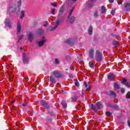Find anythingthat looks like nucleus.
Masks as SVG:
<instances>
[{
    "label": "nucleus",
    "instance_id": "nucleus-37",
    "mask_svg": "<svg viewBox=\"0 0 130 130\" xmlns=\"http://www.w3.org/2000/svg\"><path fill=\"white\" fill-rule=\"evenodd\" d=\"M75 85L76 87H79L80 86V83H79V81H78V80H76L75 81Z\"/></svg>",
    "mask_w": 130,
    "mask_h": 130
},
{
    "label": "nucleus",
    "instance_id": "nucleus-38",
    "mask_svg": "<svg viewBox=\"0 0 130 130\" xmlns=\"http://www.w3.org/2000/svg\"><path fill=\"white\" fill-rule=\"evenodd\" d=\"M126 98L127 99H130V91H128L126 95Z\"/></svg>",
    "mask_w": 130,
    "mask_h": 130
},
{
    "label": "nucleus",
    "instance_id": "nucleus-30",
    "mask_svg": "<svg viewBox=\"0 0 130 130\" xmlns=\"http://www.w3.org/2000/svg\"><path fill=\"white\" fill-rule=\"evenodd\" d=\"M76 2H77V0H69V3H71V4H72L71 9H72V8H73V7L74 8H75L74 7V4H76Z\"/></svg>",
    "mask_w": 130,
    "mask_h": 130
},
{
    "label": "nucleus",
    "instance_id": "nucleus-10",
    "mask_svg": "<svg viewBox=\"0 0 130 130\" xmlns=\"http://www.w3.org/2000/svg\"><path fill=\"white\" fill-rule=\"evenodd\" d=\"M41 104L42 105V106H44L45 108H48V105L47 104V103L45 101H41Z\"/></svg>",
    "mask_w": 130,
    "mask_h": 130
},
{
    "label": "nucleus",
    "instance_id": "nucleus-34",
    "mask_svg": "<svg viewBox=\"0 0 130 130\" xmlns=\"http://www.w3.org/2000/svg\"><path fill=\"white\" fill-rule=\"evenodd\" d=\"M24 38L23 35H21L18 37V42H20V41Z\"/></svg>",
    "mask_w": 130,
    "mask_h": 130
},
{
    "label": "nucleus",
    "instance_id": "nucleus-24",
    "mask_svg": "<svg viewBox=\"0 0 130 130\" xmlns=\"http://www.w3.org/2000/svg\"><path fill=\"white\" fill-rule=\"evenodd\" d=\"M88 31V34L89 35H91L92 33H93V27H92V26H90Z\"/></svg>",
    "mask_w": 130,
    "mask_h": 130
},
{
    "label": "nucleus",
    "instance_id": "nucleus-46",
    "mask_svg": "<svg viewBox=\"0 0 130 130\" xmlns=\"http://www.w3.org/2000/svg\"><path fill=\"white\" fill-rule=\"evenodd\" d=\"M115 13V12H114V10H112L111 12V15H112V16H113L114 15Z\"/></svg>",
    "mask_w": 130,
    "mask_h": 130
},
{
    "label": "nucleus",
    "instance_id": "nucleus-54",
    "mask_svg": "<svg viewBox=\"0 0 130 130\" xmlns=\"http://www.w3.org/2000/svg\"><path fill=\"white\" fill-rule=\"evenodd\" d=\"M22 49H23V48L21 47L20 48V50H22Z\"/></svg>",
    "mask_w": 130,
    "mask_h": 130
},
{
    "label": "nucleus",
    "instance_id": "nucleus-4",
    "mask_svg": "<svg viewBox=\"0 0 130 130\" xmlns=\"http://www.w3.org/2000/svg\"><path fill=\"white\" fill-rule=\"evenodd\" d=\"M46 42V38L44 37H42V39L40 41L38 42V45L40 47H42L44 44Z\"/></svg>",
    "mask_w": 130,
    "mask_h": 130
},
{
    "label": "nucleus",
    "instance_id": "nucleus-52",
    "mask_svg": "<svg viewBox=\"0 0 130 130\" xmlns=\"http://www.w3.org/2000/svg\"><path fill=\"white\" fill-rule=\"evenodd\" d=\"M117 1L118 2H121V0H117Z\"/></svg>",
    "mask_w": 130,
    "mask_h": 130
},
{
    "label": "nucleus",
    "instance_id": "nucleus-41",
    "mask_svg": "<svg viewBox=\"0 0 130 130\" xmlns=\"http://www.w3.org/2000/svg\"><path fill=\"white\" fill-rule=\"evenodd\" d=\"M55 63H56V64H58V63H59V61L58 60V59L56 58L55 59Z\"/></svg>",
    "mask_w": 130,
    "mask_h": 130
},
{
    "label": "nucleus",
    "instance_id": "nucleus-15",
    "mask_svg": "<svg viewBox=\"0 0 130 130\" xmlns=\"http://www.w3.org/2000/svg\"><path fill=\"white\" fill-rule=\"evenodd\" d=\"M16 6L15 5H13L12 6H10V9H9V12H14V11H16Z\"/></svg>",
    "mask_w": 130,
    "mask_h": 130
},
{
    "label": "nucleus",
    "instance_id": "nucleus-31",
    "mask_svg": "<svg viewBox=\"0 0 130 130\" xmlns=\"http://www.w3.org/2000/svg\"><path fill=\"white\" fill-rule=\"evenodd\" d=\"M110 96H112L113 97H115V92L114 91L111 90L110 91Z\"/></svg>",
    "mask_w": 130,
    "mask_h": 130
},
{
    "label": "nucleus",
    "instance_id": "nucleus-53",
    "mask_svg": "<svg viewBox=\"0 0 130 130\" xmlns=\"http://www.w3.org/2000/svg\"><path fill=\"white\" fill-rule=\"evenodd\" d=\"M12 103H15V101H12Z\"/></svg>",
    "mask_w": 130,
    "mask_h": 130
},
{
    "label": "nucleus",
    "instance_id": "nucleus-39",
    "mask_svg": "<svg viewBox=\"0 0 130 130\" xmlns=\"http://www.w3.org/2000/svg\"><path fill=\"white\" fill-rule=\"evenodd\" d=\"M111 114H112L111 113H110L109 111H107L106 112V115L108 117H109V116H111Z\"/></svg>",
    "mask_w": 130,
    "mask_h": 130
},
{
    "label": "nucleus",
    "instance_id": "nucleus-21",
    "mask_svg": "<svg viewBox=\"0 0 130 130\" xmlns=\"http://www.w3.org/2000/svg\"><path fill=\"white\" fill-rule=\"evenodd\" d=\"M22 5V0H19L17 2V11H20V7Z\"/></svg>",
    "mask_w": 130,
    "mask_h": 130
},
{
    "label": "nucleus",
    "instance_id": "nucleus-22",
    "mask_svg": "<svg viewBox=\"0 0 130 130\" xmlns=\"http://www.w3.org/2000/svg\"><path fill=\"white\" fill-rule=\"evenodd\" d=\"M25 16V11L21 10L20 13V19H23Z\"/></svg>",
    "mask_w": 130,
    "mask_h": 130
},
{
    "label": "nucleus",
    "instance_id": "nucleus-8",
    "mask_svg": "<svg viewBox=\"0 0 130 130\" xmlns=\"http://www.w3.org/2000/svg\"><path fill=\"white\" fill-rule=\"evenodd\" d=\"M64 11V6H62L60 8L58 16H63L62 14H63Z\"/></svg>",
    "mask_w": 130,
    "mask_h": 130
},
{
    "label": "nucleus",
    "instance_id": "nucleus-28",
    "mask_svg": "<svg viewBox=\"0 0 130 130\" xmlns=\"http://www.w3.org/2000/svg\"><path fill=\"white\" fill-rule=\"evenodd\" d=\"M95 0H90V4H89V2L87 3V6L89 7V8H91V7L93 6V2H94Z\"/></svg>",
    "mask_w": 130,
    "mask_h": 130
},
{
    "label": "nucleus",
    "instance_id": "nucleus-51",
    "mask_svg": "<svg viewBox=\"0 0 130 130\" xmlns=\"http://www.w3.org/2000/svg\"><path fill=\"white\" fill-rule=\"evenodd\" d=\"M69 77H70V78H73V75H69Z\"/></svg>",
    "mask_w": 130,
    "mask_h": 130
},
{
    "label": "nucleus",
    "instance_id": "nucleus-43",
    "mask_svg": "<svg viewBox=\"0 0 130 130\" xmlns=\"http://www.w3.org/2000/svg\"><path fill=\"white\" fill-rule=\"evenodd\" d=\"M94 17H98V11H96L95 12H94Z\"/></svg>",
    "mask_w": 130,
    "mask_h": 130
},
{
    "label": "nucleus",
    "instance_id": "nucleus-11",
    "mask_svg": "<svg viewBox=\"0 0 130 130\" xmlns=\"http://www.w3.org/2000/svg\"><path fill=\"white\" fill-rule=\"evenodd\" d=\"M28 39L29 42H32L33 40V34L32 32H29L28 35Z\"/></svg>",
    "mask_w": 130,
    "mask_h": 130
},
{
    "label": "nucleus",
    "instance_id": "nucleus-49",
    "mask_svg": "<svg viewBox=\"0 0 130 130\" xmlns=\"http://www.w3.org/2000/svg\"><path fill=\"white\" fill-rule=\"evenodd\" d=\"M124 91H125V90H124V89H123V88L121 89V93H124Z\"/></svg>",
    "mask_w": 130,
    "mask_h": 130
},
{
    "label": "nucleus",
    "instance_id": "nucleus-3",
    "mask_svg": "<svg viewBox=\"0 0 130 130\" xmlns=\"http://www.w3.org/2000/svg\"><path fill=\"white\" fill-rule=\"evenodd\" d=\"M23 61L24 63L27 64L29 63V57L27 56V54L25 53H23L22 54Z\"/></svg>",
    "mask_w": 130,
    "mask_h": 130
},
{
    "label": "nucleus",
    "instance_id": "nucleus-13",
    "mask_svg": "<svg viewBox=\"0 0 130 130\" xmlns=\"http://www.w3.org/2000/svg\"><path fill=\"white\" fill-rule=\"evenodd\" d=\"M77 95V93H76L72 98V102H76V101H77V100H78V98H79V97Z\"/></svg>",
    "mask_w": 130,
    "mask_h": 130
},
{
    "label": "nucleus",
    "instance_id": "nucleus-40",
    "mask_svg": "<svg viewBox=\"0 0 130 130\" xmlns=\"http://www.w3.org/2000/svg\"><path fill=\"white\" fill-rule=\"evenodd\" d=\"M122 84H123V85H125V84H126L127 82H126V80L125 79H123L122 81Z\"/></svg>",
    "mask_w": 130,
    "mask_h": 130
},
{
    "label": "nucleus",
    "instance_id": "nucleus-18",
    "mask_svg": "<svg viewBox=\"0 0 130 130\" xmlns=\"http://www.w3.org/2000/svg\"><path fill=\"white\" fill-rule=\"evenodd\" d=\"M95 105H96V107L98 108V109H101V108H102V107H103V105H102V104L100 102H97L95 104Z\"/></svg>",
    "mask_w": 130,
    "mask_h": 130
},
{
    "label": "nucleus",
    "instance_id": "nucleus-1",
    "mask_svg": "<svg viewBox=\"0 0 130 130\" xmlns=\"http://www.w3.org/2000/svg\"><path fill=\"white\" fill-rule=\"evenodd\" d=\"M74 7H73L72 8L70 9V12H69V15L68 17V21L69 23H70V24H73V23L75 22V20L74 16H72L71 17L72 14H73V11H74Z\"/></svg>",
    "mask_w": 130,
    "mask_h": 130
},
{
    "label": "nucleus",
    "instance_id": "nucleus-27",
    "mask_svg": "<svg viewBox=\"0 0 130 130\" xmlns=\"http://www.w3.org/2000/svg\"><path fill=\"white\" fill-rule=\"evenodd\" d=\"M108 79L109 80H111V81H113L114 80V76L113 75L111 74L108 76Z\"/></svg>",
    "mask_w": 130,
    "mask_h": 130
},
{
    "label": "nucleus",
    "instance_id": "nucleus-48",
    "mask_svg": "<svg viewBox=\"0 0 130 130\" xmlns=\"http://www.w3.org/2000/svg\"><path fill=\"white\" fill-rule=\"evenodd\" d=\"M48 23H47V21H46V23L44 24L43 26L44 27H47Z\"/></svg>",
    "mask_w": 130,
    "mask_h": 130
},
{
    "label": "nucleus",
    "instance_id": "nucleus-19",
    "mask_svg": "<svg viewBox=\"0 0 130 130\" xmlns=\"http://www.w3.org/2000/svg\"><path fill=\"white\" fill-rule=\"evenodd\" d=\"M84 86L86 89V90H88V91H90L91 89L90 88V85H89V83L87 82H84Z\"/></svg>",
    "mask_w": 130,
    "mask_h": 130
},
{
    "label": "nucleus",
    "instance_id": "nucleus-35",
    "mask_svg": "<svg viewBox=\"0 0 130 130\" xmlns=\"http://www.w3.org/2000/svg\"><path fill=\"white\" fill-rule=\"evenodd\" d=\"M88 64L90 68H94V65L93 64V62L92 61H89Z\"/></svg>",
    "mask_w": 130,
    "mask_h": 130
},
{
    "label": "nucleus",
    "instance_id": "nucleus-45",
    "mask_svg": "<svg viewBox=\"0 0 130 130\" xmlns=\"http://www.w3.org/2000/svg\"><path fill=\"white\" fill-rule=\"evenodd\" d=\"M26 106H27V104L25 103H24L22 104V107H26Z\"/></svg>",
    "mask_w": 130,
    "mask_h": 130
},
{
    "label": "nucleus",
    "instance_id": "nucleus-17",
    "mask_svg": "<svg viewBox=\"0 0 130 130\" xmlns=\"http://www.w3.org/2000/svg\"><path fill=\"white\" fill-rule=\"evenodd\" d=\"M50 81L53 84H55V83H56V80H55V78L52 76H51L50 77Z\"/></svg>",
    "mask_w": 130,
    "mask_h": 130
},
{
    "label": "nucleus",
    "instance_id": "nucleus-23",
    "mask_svg": "<svg viewBox=\"0 0 130 130\" xmlns=\"http://www.w3.org/2000/svg\"><path fill=\"white\" fill-rule=\"evenodd\" d=\"M37 33L39 35H42L43 33H44V31L43 30V29L39 28V29H38Z\"/></svg>",
    "mask_w": 130,
    "mask_h": 130
},
{
    "label": "nucleus",
    "instance_id": "nucleus-26",
    "mask_svg": "<svg viewBox=\"0 0 130 130\" xmlns=\"http://www.w3.org/2000/svg\"><path fill=\"white\" fill-rule=\"evenodd\" d=\"M91 109H93L94 111V112H98V110H97V108H96V107L94 106V105L91 104L90 105Z\"/></svg>",
    "mask_w": 130,
    "mask_h": 130
},
{
    "label": "nucleus",
    "instance_id": "nucleus-20",
    "mask_svg": "<svg viewBox=\"0 0 130 130\" xmlns=\"http://www.w3.org/2000/svg\"><path fill=\"white\" fill-rule=\"evenodd\" d=\"M58 26H56V23L55 24V26L54 27L49 26L48 28V30L49 31H54L57 28Z\"/></svg>",
    "mask_w": 130,
    "mask_h": 130
},
{
    "label": "nucleus",
    "instance_id": "nucleus-36",
    "mask_svg": "<svg viewBox=\"0 0 130 130\" xmlns=\"http://www.w3.org/2000/svg\"><path fill=\"white\" fill-rule=\"evenodd\" d=\"M114 87L115 88V89H119V86H118V84H117V83H114Z\"/></svg>",
    "mask_w": 130,
    "mask_h": 130
},
{
    "label": "nucleus",
    "instance_id": "nucleus-29",
    "mask_svg": "<svg viewBox=\"0 0 130 130\" xmlns=\"http://www.w3.org/2000/svg\"><path fill=\"white\" fill-rule=\"evenodd\" d=\"M118 41H115L113 42V45L114 46V47H116V48H118V46L117 44H118Z\"/></svg>",
    "mask_w": 130,
    "mask_h": 130
},
{
    "label": "nucleus",
    "instance_id": "nucleus-42",
    "mask_svg": "<svg viewBox=\"0 0 130 130\" xmlns=\"http://www.w3.org/2000/svg\"><path fill=\"white\" fill-rule=\"evenodd\" d=\"M51 6H52V7H57V3H51Z\"/></svg>",
    "mask_w": 130,
    "mask_h": 130
},
{
    "label": "nucleus",
    "instance_id": "nucleus-12",
    "mask_svg": "<svg viewBox=\"0 0 130 130\" xmlns=\"http://www.w3.org/2000/svg\"><path fill=\"white\" fill-rule=\"evenodd\" d=\"M106 8L104 6H102L101 7V15H104L106 13Z\"/></svg>",
    "mask_w": 130,
    "mask_h": 130
},
{
    "label": "nucleus",
    "instance_id": "nucleus-9",
    "mask_svg": "<svg viewBox=\"0 0 130 130\" xmlns=\"http://www.w3.org/2000/svg\"><path fill=\"white\" fill-rule=\"evenodd\" d=\"M53 74L55 77V78H61V77H62V75H61V74H60L57 71H54L53 72Z\"/></svg>",
    "mask_w": 130,
    "mask_h": 130
},
{
    "label": "nucleus",
    "instance_id": "nucleus-7",
    "mask_svg": "<svg viewBox=\"0 0 130 130\" xmlns=\"http://www.w3.org/2000/svg\"><path fill=\"white\" fill-rule=\"evenodd\" d=\"M5 24L6 26H8L9 28H11V27H12V23H11V20L9 18L6 19Z\"/></svg>",
    "mask_w": 130,
    "mask_h": 130
},
{
    "label": "nucleus",
    "instance_id": "nucleus-25",
    "mask_svg": "<svg viewBox=\"0 0 130 130\" xmlns=\"http://www.w3.org/2000/svg\"><path fill=\"white\" fill-rule=\"evenodd\" d=\"M126 11H130V4L129 3H127L125 4L124 7Z\"/></svg>",
    "mask_w": 130,
    "mask_h": 130
},
{
    "label": "nucleus",
    "instance_id": "nucleus-5",
    "mask_svg": "<svg viewBox=\"0 0 130 130\" xmlns=\"http://www.w3.org/2000/svg\"><path fill=\"white\" fill-rule=\"evenodd\" d=\"M64 20V18L63 16H58V19L56 22V27H58V26H59V24H60L61 22H63Z\"/></svg>",
    "mask_w": 130,
    "mask_h": 130
},
{
    "label": "nucleus",
    "instance_id": "nucleus-2",
    "mask_svg": "<svg viewBox=\"0 0 130 130\" xmlns=\"http://www.w3.org/2000/svg\"><path fill=\"white\" fill-rule=\"evenodd\" d=\"M95 58H96V61H101L102 60L103 55H102V53L99 50L96 51Z\"/></svg>",
    "mask_w": 130,
    "mask_h": 130
},
{
    "label": "nucleus",
    "instance_id": "nucleus-50",
    "mask_svg": "<svg viewBox=\"0 0 130 130\" xmlns=\"http://www.w3.org/2000/svg\"><path fill=\"white\" fill-rule=\"evenodd\" d=\"M109 3H110L111 4H112V3H113V2H114V0H109Z\"/></svg>",
    "mask_w": 130,
    "mask_h": 130
},
{
    "label": "nucleus",
    "instance_id": "nucleus-16",
    "mask_svg": "<svg viewBox=\"0 0 130 130\" xmlns=\"http://www.w3.org/2000/svg\"><path fill=\"white\" fill-rule=\"evenodd\" d=\"M17 31L18 34H19L21 31V23L20 21H18L17 23Z\"/></svg>",
    "mask_w": 130,
    "mask_h": 130
},
{
    "label": "nucleus",
    "instance_id": "nucleus-47",
    "mask_svg": "<svg viewBox=\"0 0 130 130\" xmlns=\"http://www.w3.org/2000/svg\"><path fill=\"white\" fill-rule=\"evenodd\" d=\"M66 59H67L68 60L71 59V57L70 56H67Z\"/></svg>",
    "mask_w": 130,
    "mask_h": 130
},
{
    "label": "nucleus",
    "instance_id": "nucleus-14",
    "mask_svg": "<svg viewBox=\"0 0 130 130\" xmlns=\"http://www.w3.org/2000/svg\"><path fill=\"white\" fill-rule=\"evenodd\" d=\"M67 43L69 44V45H71V46L74 45V44L75 43V41L74 40L72 39H68L67 40Z\"/></svg>",
    "mask_w": 130,
    "mask_h": 130
},
{
    "label": "nucleus",
    "instance_id": "nucleus-44",
    "mask_svg": "<svg viewBox=\"0 0 130 130\" xmlns=\"http://www.w3.org/2000/svg\"><path fill=\"white\" fill-rule=\"evenodd\" d=\"M125 86H126V87H127L128 88H130V84L129 83H126L125 84Z\"/></svg>",
    "mask_w": 130,
    "mask_h": 130
},
{
    "label": "nucleus",
    "instance_id": "nucleus-32",
    "mask_svg": "<svg viewBox=\"0 0 130 130\" xmlns=\"http://www.w3.org/2000/svg\"><path fill=\"white\" fill-rule=\"evenodd\" d=\"M61 104L63 108H67V104L66 103V102H64V101H62Z\"/></svg>",
    "mask_w": 130,
    "mask_h": 130
},
{
    "label": "nucleus",
    "instance_id": "nucleus-33",
    "mask_svg": "<svg viewBox=\"0 0 130 130\" xmlns=\"http://www.w3.org/2000/svg\"><path fill=\"white\" fill-rule=\"evenodd\" d=\"M51 13L52 14V15H54V14H55V9L54 8H52L51 9Z\"/></svg>",
    "mask_w": 130,
    "mask_h": 130
},
{
    "label": "nucleus",
    "instance_id": "nucleus-6",
    "mask_svg": "<svg viewBox=\"0 0 130 130\" xmlns=\"http://www.w3.org/2000/svg\"><path fill=\"white\" fill-rule=\"evenodd\" d=\"M94 55H95V52L94 49L91 48L89 50L88 56L90 58H94Z\"/></svg>",
    "mask_w": 130,
    "mask_h": 130
}]
</instances>
